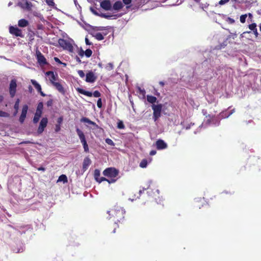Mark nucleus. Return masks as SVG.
I'll return each mask as SVG.
<instances>
[{"instance_id": "6e6552de", "label": "nucleus", "mask_w": 261, "mask_h": 261, "mask_svg": "<svg viewBox=\"0 0 261 261\" xmlns=\"http://www.w3.org/2000/svg\"><path fill=\"white\" fill-rule=\"evenodd\" d=\"M16 80L13 79L11 81L9 86V93L10 96L13 98L14 97L16 92Z\"/></svg>"}, {"instance_id": "a878e982", "label": "nucleus", "mask_w": 261, "mask_h": 261, "mask_svg": "<svg viewBox=\"0 0 261 261\" xmlns=\"http://www.w3.org/2000/svg\"><path fill=\"white\" fill-rule=\"evenodd\" d=\"M93 36L98 40H102L104 39V37L101 33H94L93 34Z\"/></svg>"}, {"instance_id": "423d86ee", "label": "nucleus", "mask_w": 261, "mask_h": 261, "mask_svg": "<svg viewBox=\"0 0 261 261\" xmlns=\"http://www.w3.org/2000/svg\"><path fill=\"white\" fill-rule=\"evenodd\" d=\"M58 43L60 46L63 47L64 49L68 50L70 51H72L73 46L68 41L64 39H59L58 40Z\"/></svg>"}, {"instance_id": "ddd939ff", "label": "nucleus", "mask_w": 261, "mask_h": 261, "mask_svg": "<svg viewBox=\"0 0 261 261\" xmlns=\"http://www.w3.org/2000/svg\"><path fill=\"white\" fill-rule=\"evenodd\" d=\"M94 177L96 181L99 183L107 180V178L105 177H100V172L99 169H96L94 171Z\"/></svg>"}, {"instance_id": "bf43d9fd", "label": "nucleus", "mask_w": 261, "mask_h": 261, "mask_svg": "<svg viewBox=\"0 0 261 261\" xmlns=\"http://www.w3.org/2000/svg\"><path fill=\"white\" fill-rule=\"evenodd\" d=\"M37 170L38 171H44L45 170V168L44 167H39L37 168Z\"/></svg>"}, {"instance_id": "4c0bfd02", "label": "nucleus", "mask_w": 261, "mask_h": 261, "mask_svg": "<svg viewBox=\"0 0 261 261\" xmlns=\"http://www.w3.org/2000/svg\"><path fill=\"white\" fill-rule=\"evenodd\" d=\"M40 117H41L39 116H37V115H35L34 117L33 118V120L34 123H37L39 121Z\"/></svg>"}, {"instance_id": "9b49d317", "label": "nucleus", "mask_w": 261, "mask_h": 261, "mask_svg": "<svg viewBox=\"0 0 261 261\" xmlns=\"http://www.w3.org/2000/svg\"><path fill=\"white\" fill-rule=\"evenodd\" d=\"M206 118H207L206 121L207 124H213L215 125H218L220 123V121L217 117L208 115L207 116H206Z\"/></svg>"}, {"instance_id": "7c9ffc66", "label": "nucleus", "mask_w": 261, "mask_h": 261, "mask_svg": "<svg viewBox=\"0 0 261 261\" xmlns=\"http://www.w3.org/2000/svg\"><path fill=\"white\" fill-rule=\"evenodd\" d=\"M93 13L97 15H99L101 17H103L105 18H110L112 16L111 15H107L106 14H103V13L99 15L96 11H93Z\"/></svg>"}, {"instance_id": "de8ad7c7", "label": "nucleus", "mask_w": 261, "mask_h": 261, "mask_svg": "<svg viewBox=\"0 0 261 261\" xmlns=\"http://www.w3.org/2000/svg\"><path fill=\"white\" fill-rule=\"evenodd\" d=\"M42 114V111L36 110L35 115H36L37 116H39L41 117Z\"/></svg>"}, {"instance_id": "6e6d98bb", "label": "nucleus", "mask_w": 261, "mask_h": 261, "mask_svg": "<svg viewBox=\"0 0 261 261\" xmlns=\"http://www.w3.org/2000/svg\"><path fill=\"white\" fill-rule=\"evenodd\" d=\"M54 60L55 61L57 62V63H58L59 64H62V62L60 61V60L57 58V57H55L54 58Z\"/></svg>"}, {"instance_id": "c9c22d12", "label": "nucleus", "mask_w": 261, "mask_h": 261, "mask_svg": "<svg viewBox=\"0 0 261 261\" xmlns=\"http://www.w3.org/2000/svg\"><path fill=\"white\" fill-rule=\"evenodd\" d=\"M105 141H106V143H107L108 144H109L110 145L114 146V145H115L114 142L111 139L107 138L106 139Z\"/></svg>"}, {"instance_id": "49530a36", "label": "nucleus", "mask_w": 261, "mask_h": 261, "mask_svg": "<svg viewBox=\"0 0 261 261\" xmlns=\"http://www.w3.org/2000/svg\"><path fill=\"white\" fill-rule=\"evenodd\" d=\"M132 1V0H122L123 3L126 5H130Z\"/></svg>"}, {"instance_id": "2f4dec72", "label": "nucleus", "mask_w": 261, "mask_h": 261, "mask_svg": "<svg viewBox=\"0 0 261 261\" xmlns=\"http://www.w3.org/2000/svg\"><path fill=\"white\" fill-rule=\"evenodd\" d=\"M92 54V51L90 49H87L85 51V55L87 58H89Z\"/></svg>"}, {"instance_id": "58836bf2", "label": "nucleus", "mask_w": 261, "mask_h": 261, "mask_svg": "<svg viewBox=\"0 0 261 261\" xmlns=\"http://www.w3.org/2000/svg\"><path fill=\"white\" fill-rule=\"evenodd\" d=\"M117 127L119 129H123L124 128V125L122 121H119L117 124Z\"/></svg>"}, {"instance_id": "c85d7f7f", "label": "nucleus", "mask_w": 261, "mask_h": 261, "mask_svg": "<svg viewBox=\"0 0 261 261\" xmlns=\"http://www.w3.org/2000/svg\"><path fill=\"white\" fill-rule=\"evenodd\" d=\"M19 102H20L19 99H17V100H16V101L15 102V104L14 106V108L15 110V112L14 113V115H15L18 112V110L19 108Z\"/></svg>"}, {"instance_id": "c756f323", "label": "nucleus", "mask_w": 261, "mask_h": 261, "mask_svg": "<svg viewBox=\"0 0 261 261\" xmlns=\"http://www.w3.org/2000/svg\"><path fill=\"white\" fill-rule=\"evenodd\" d=\"M147 165V161L146 159H143L140 163V166L141 168H145Z\"/></svg>"}, {"instance_id": "cd10ccee", "label": "nucleus", "mask_w": 261, "mask_h": 261, "mask_svg": "<svg viewBox=\"0 0 261 261\" xmlns=\"http://www.w3.org/2000/svg\"><path fill=\"white\" fill-rule=\"evenodd\" d=\"M28 110V106L27 105L23 106L21 115L23 116H27V112Z\"/></svg>"}, {"instance_id": "0e129e2a", "label": "nucleus", "mask_w": 261, "mask_h": 261, "mask_svg": "<svg viewBox=\"0 0 261 261\" xmlns=\"http://www.w3.org/2000/svg\"><path fill=\"white\" fill-rule=\"evenodd\" d=\"M139 89L141 93H142V94H145V91L144 90H141L140 88H139Z\"/></svg>"}, {"instance_id": "680f3d73", "label": "nucleus", "mask_w": 261, "mask_h": 261, "mask_svg": "<svg viewBox=\"0 0 261 261\" xmlns=\"http://www.w3.org/2000/svg\"><path fill=\"white\" fill-rule=\"evenodd\" d=\"M40 95L42 96H46V94L42 91V89L41 90V92H38Z\"/></svg>"}, {"instance_id": "864d4df0", "label": "nucleus", "mask_w": 261, "mask_h": 261, "mask_svg": "<svg viewBox=\"0 0 261 261\" xmlns=\"http://www.w3.org/2000/svg\"><path fill=\"white\" fill-rule=\"evenodd\" d=\"M63 121V118L62 117H60L59 118H58V120H57V122H58V124H60Z\"/></svg>"}, {"instance_id": "473e14b6", "label": "nucleus", "mask_w": 261, "mask_h": 261, "mask_svg": "<svg viewBox=\"0 0 261 261\" xmlns=\"http://www.w3.org/2000/svg\"><path fill=\"white\" fill-rule=\"evenodd\" d=\"M247 16V14L242 15L240 16V21L241 23H244L245 22Z\"/></svg>"}, {"instance_id": "2eb2a0df", "label": "nucleus", "mask_w": 261, "mask_h": 261, "mask_svg": "<svg viewBox=\"0 0 261 261\" xmlns=\"http://www.w3.org/2000/svg\"><path fill=\"white\" fill-rule=\"evenodd\" d=\"M156 147L158 150H162L167 147V144L164 140L161 139L158 140L155 142Z\"/></svg>"}, {"instance_id": "13d9d810", "label": "nucleus", "mask_w": 261, "mask_h": 261, "mask_svg": "<svg viewBox=\"0 0 261 261\" xmlns=\"http://www.w3.org/2000/svg\"><path fill=\"white\" fill-rule=\"evenodd\" d=\"M85 42L87 45H91V43L89 42V41L87 38H85Z\"/></svg>"}, {"instance_id": "4be33fe9", "label": "nucleus", "mask_w": 261, "mask_h": 261, "mask_svg": "<svg viewBox=\"0 0 261 261\" xmlns=\"http://www.w3.org/2000/svg\"><path fill=\"white\" fill-rule=\"evenodd\" d=\"M76 90H77V91L79 93H80L81 94H82L83 95H85L86 96H89V97H91L92 96V92L86 91V90H84L83 89L78 88L76 89Z\"/></svg>"}, {"instance_id": "8fccbe9b", "label": "nucleus", "mask_w": 261, "mask_h": 261, "mask_svg": "<svg viewBox=\"0 0 261 261\" xmlns=\"http://www.w3.org/2000/svg\"><path fill=\"white\" fill-rule=\"evenodd\" d=\"M227 21L231 24L233 23L234 22V19L230 17H228Z\"/></svg>"}, {"instance_id": "1a4fd4ad", "label": "nucleus", "mask_w": 261, "mask_h": 261, "mask_svg": "<svg viewBox=\"0 0 261 261\" xmlns=\"http://www.w3.org/2000/svg\"><path fill=\"white\" fill-rule=\"evenodd\" d=\"M48 123V119L46 117H43L41 120V121L38 127L37 132L38 134H41L46 127Z\"/></svg>"}, {"instance_id": "bb28decb", "label": "nucleus", "mask_w": 261, "mask_h": 261, "mask_svg": "<svg viewBox=\"0 0 261 261\" xmlns=\"http://www.w3.org/2000/svg\"><path fill=\"white\" fill-rule=\"evenodd\" d=\"M58 181H63L64 183H66L68 181L67 177L65 175L62 174L59 176Z\"/></svg>"}, {"instance_id": "dca6fc26", "label": "nucleus", "mask_w": 261, "mask_h": 261, "mask_svg": "<svg viewBox=\"0 0 261 261\" xmlns=\"http://www.w3.org/2000/svg\"><path fill=\"white\" fill-rule=\"evenodd\" d=\"M100 6L105 10H110L111 8V4L109 0H104L100 3Z\"/></svg>"}, {"instance_id": "79ce46f5", "label": "nucleus", "mask_w": 261, "mask_h": 261, "mask_svg": "<svg viewBox=\"0 0 261 261\" xmlns=\"http://www.w3.org/2000/svg\"><path fill=\"white\" fill-rule=\"evenodd\" d=\"M77 73L81 77L83 78L85 76V73L83 70H79L77 71Z\"/></svg>"}, {"instance_id": "6ab92c4d", "label": "nucleus", "mask_w": 261, "mask_h": 261, "mask_svg": "<svg viewBox=\"0 0 261 261\" xmlns=\"http://www.w3.org/2000/svg\"><path fill=\"white\" fill-rule=\"evenodd\" d=\"M81 121L83 122H86L89 124L92 125L95 128H98L99 127L98 125L94 122L91 121L89 118L87 117H83L81 119Z\"/></svg>"}, {"instance_id": "3c124183", "label": "nucleus", "mask_w": 261, "mask_h": 261, "mask_svg": "<svg viewBox=\"0 0 261 261\" xmlns=\"http://www.w3.org/2000/svg\"><path fill=\"white\" fill-rule=\"evenodd\" d=\"M61 129V127H60V124H56V128H55V131L56 132H59Z\"/></svg>"}, {"instance_id": "0eeeda50", "label": "nucleus", "mask_w": 261, "mask_h": 261, "mask_svg": "<svg viewBox=\"0 0 261 261\" xmlns=\"http://www.w3.org/2000/svg\"><path fill=\"white\" fill-rule=\"evenodd\" d=\"M9 32L11 34L16 37H20L21 38L24 37V35L23 34L21 30L17 27L10 26L9 27Z\"/></svg>"}, {"instance_id": "052dcab7", "label": "nucleus", "mask_w": 261, "mask_h": 261, "mask_svg": "<svg viewBox=\"0 0 261 261\" xmlns=\"http://www.w3.org/2000/svg\"><path fill=\"white\" fill-rule=\"evenodd\" d=\"M29 143H31V142H30V141H23V142H22L20 143V144H29Z\"/></svg>"}, {"instance_id": "a18cd8bd", "label": "nucleus", "mask_w": 261, "mask_h": 261, "mask_svg": "<svg viewBox=\"0 0 261 261\" xmlns=\"http://www.w3.org/2000/svg\"><path fill=\"white\" fill-rule=\"evenodd\" d=\"M7 116V113L0 110V117H6Z\"/></svg>"}, {"instance_id": "09e8293b", "label": "nucleus", "mask_w": 261, "mask_h": 261, "mask_svg": "<svg viewBox=\"0 0 261 261\" xmlns=\"http://www.w3.org/2000/svg\"><path fill=\"white\" fill-rule=\"evenodd\" d=\"M53 100L51 99H49V100H48L46 102V105H47V107L51 106L53 105Z\"/></svg>"}, {"instance_id": "9d476101", "label": "nucleus", "mask_w": 261, "mask_h": 261, "mask_svg": "<svg viewBox=\"0 0 261 261\" xmlns=\"http://www.w3.org/2000/svg\"><path fill=\"white\" fill-rule=\"evenodd\" d=\"M45 75L49 77V80L52 85H53V83L57 82V81L58 80V74H55L53 71H47L45 73Z\"/></svg>"}, {"instance_id": "e2e57ef3", "label": "nucleus", "mask_w": 261, "mask_h": 261, "mask_svg": "<svg viewBox=\"0 0 261 261\" xmlns=\"http://www.w3.org/2000/svg\"><path fill=\"white\" fill-rule=\"evenodd\" d=\"M33 89L32 87L31 86H30H30H29V92H30V93H32V92H33Z\"/></svg>"}, {"instance_id": "4468645a", "label": "nucleus", "mask_w": 261, "mask_h": 261, "mask_svg": "<svg viewBox=\"0 0 261 261\" xmlns=\"http://www.w3.org/2000/svg\"><path fill=\"white\" fill-rule=\"evenodd\" d=\"M36 56H37V59L38 61V62L40 64L42 65H46L47 64V62L44 56L41 54V53L40 51H36Z\"/></svg>"}, {"instance_id": "ea45409f", "label": "nucleus", "mask_w": 261, "mask_h": 261, "mask_svg": "<svg viewBox=\"0 0 261 261\" xmlns=\"http://www.w3.org/2000/svg\"><path fill=\"white\" fill-rule=\"evenodd\" d=\"M92 95L95 97H99L101 96V94L98 91H95L93 93H92Z\"/></svg>"}, {"instance_id": "f257e3e1", "label": "nucleus", "mask_w": 261, "mask_h": 261, "mask_svg": "<svg viewBox=\"0 0 261 261\" xmlns=\"http://www.w3.org/2000/svg\"><path fill=\"white\" fill-rule=\"evenodd\" d=\"M124 210L120 206L115 205L113 208L108 212V213L113 218L114 221L119 222L124 218Z\"/></svg>"}, {"instance_id": "e433bc0d", "label": "nucleus", "mask_w": 261, "mask_h": 261, "mask_svg": "<svg viewBox=\"0 0 261 261\" xmlns=\"http://www.w3.org/2000/svg\"><path fill=\"white\" fill-rule=\"evenodd\" d=\"M43 108V103L42 102H39L38 103L37 109L38 110H41L42 111Z\"/></svg>"}, {"instance_id": "f8f14e48", "label": "nucleus", "mask_w": 261, "mask_h": 261, "mask_svg": "<svg viewBox=\"0 0 261 261\" xmlns=\"http://www.w3.org/2000/svg\"><path fill=\"white\" fill-rule=\"evenodd\" d=\"M97 79V76L94 74L93 72L89 71L86 74V81L88 83H94Z\"/></svg>"}, {"instance_id": "69168bd1", "label": "nucleus", "mask_w": 261, "mask_h": 261, "mask_svg": "<svg viewBox=\"0 0 261 261\" xmlns=\"http://www.w3.org/2000/svg\"><path fill=\"white\" fill-rule=\"evenodd\" d=\"M159 84H160L162 87H164V85H165V83H164V82H163V81H160V82H159Z\"/></svg>"}, {"instance_id": "412c9836", "label": "nucleus", "mask_w": 261, "mask_h": 261, "mask_svg": "<svg viewBox=\"0 0 261 261\" xmlns=\"http://www.w3.org/2000/svg\"><path fill=\"white\" fill-rule=\"evenodd\" d=\"M123 6L121 2L117 1L114 4L113 8L115 10L118 11L121 9L123 8Z\"/></svg>"}, {"instance_id": "393cba45", "label": "nucleus", "mask_w": 261, "mask_h": 261, "mask_svg": "<svg viewBox=\"0 0 261 261\" xmlns=\"http://www.w3.org/2000/svg\"><path fill=\"white\" fill-rule=\"evenodd\" d=\"M31 82L34 85L38 92H41L42 88L39 84H38L35 80H31Z\"/></svg>"}, {"instance_id": "f03ea898", "label": "nucleus", "mask_w": 261, "mask_h": 261, "mask_svg": "<svg viewBox=\"0 0 261 261\" xmlns=\"http://www.w3.org/2000/svg\"><path fill=\"white\" fill-rule=\"evenodd\" d=\"M119 173V170L114 167L107 168L102 172L103 175L108 178L106 181L109 184L114 183L117 181Z\"/></svg>"}, {"instance_id": "774afa93", "label": "nucleus", "mask_w": 261, "mask_h": 261, "mask_svg": "<svg viewBox=\"0 0 261 261\" xmlns=\"http://www.w3.org/2000/svg\"><path fill=\"white\" fill-rule=\"evenodd\" d=\"M3 96L2 95H0V102H1L3 100Z\"/></svg>"}, {"instance_id": "37998d69", "label": "nucleus", "mask_w": 261, "mask_h": 261, "mask_svg": "<svg viewBox=\"0 0 261 261\" xmlns=\"http://www.w3.org/2000/svg\"><path fill=\"white\" fill-rule=\"evenodd\" d=\"M97 106L99 108H101L102 107V101L101 98H99L98 99L97 101Z\"/></svg>"}, {"instance_id": "f704fd0d", "label": "nucleus", "mask_w": 261, "mask_h": 261, "mask_svg": "<svg viewBox=\"0 0 261 261\" xmlns=\"http://www.w3.org/2000/svg\"><path fill=\"white\" fill-rule=\"evenodd\" d=\"M45 1L46 4L50 7H54L55 5L54 0H46Z\"/></svg>"}, {"instance_id": "7ed1b4c3", "label": "nucleus", "mask_w": 261, "mask_h": 261, "mask_svg": "<svg viewBox=\"0 0 261 261\" xmlns=\"http://www.w3.org/2000/svg\"><path fill=\"white\" fill-rule=\"evenodd\" d=\"M151 108L153 110V119L154 121H156L161 116L163 105L161 103L153 104L151 106Z\"/></svg>"}, {"instance_id": "4d7b16f0", "label": "nucleus", "mask_w": 261, "mask_h": 261, "mask_svg": "<svg viewBox=\"0 0 261 261\" xmlns=\"http://www.w3.org/2000/svg\"><path fill=\"white\" fill-rule=\"evenodd\" d=\"M156 153V151L155 150H152L150 151L149 154L150 155H154Z\"/></svg>"}, {"instance_id": "39448f33", "label": "nucleus", "mask_w": 261, "mask_h": 261, "mask_svg": "<svg viewBox=\"0 0 261 261\" xmlns=\"http://www.w3.org/2000/svg\"><path fill=\"white\" fill-rule=\"evenodd\" d=\"M18 6L23 10L28 11H31L33 7V4L31 2L28 0H21L18 3Z\"/></svg>"}, {"instance_id": "c03bdc74", "label": "nucleus", "mask_w": 261, "mask_h": 261, "mask_svg": "<svg viewBox=\"0 0 261 261\" xmlns=\"http://www.w3.org/2000/svg\"><path fill=\"white\" fill-rule=\"evenodd\" d=\"M229 1V0H220L219 2V4H220V5H223L226 4Z\"/></svg>"}, {"instance_id": "a211bd4d", "label": "nucleus", "mask_w": 261, "mask_h": 261, "mask_svg": "<svg viewBox=\"0 0 261 261\" xmlns=\"http://www.w3.org/2000/svg\"><path fill=\"white\" fill-rule=\"evenodd\" d=\"M56 89L61 94L64 95L65 93V90L63 86L59 82L53 83V85Z\"/></svg>"}, {"instance_id": "5fc2aeb1", "label": "nucleus", "mask_w": 261, "mask_h": 261, "mask_svg": "<svg viewBox=\"0 0 261 261\" xmlns=\"http://www.w3.org/2000/svg\"><path fill=\"white\" fill-rule=\"evenodd\" d=\"M253 34H254L256 38H257L258 36V33L257 32V29L256 30H253Z\"/></svg>"}, {"instance_id": "20e7f679", "label": "nucleus", "mask_w": 261, "mask_h": 261, "mask_svg": "<svg viewBox=\"0 0 261 261\" xmlns=\"http://www.w3.org/2000/svg\"><path fill=\"white\" fill-rule=\"evenodd\" d=\"M76 133L82 143L84 147V151L86 152H89V147L87 143L86 138L84 133L78 127L76 128Z\"/></svg>"}, {"instance_id": "f3484780", "label": "nucleus", "mask_w": 261, "mask_h": 261, "mask_svg": "<svg viewBox=\"0 0 261 261\" xmlns=\"http://www.w3.org/2000/svg\"><path fill=\"white\" fill-rule=\"evenodd\" d=\"M91 161L89 157H86L83 163V170L85 171L87 170L88 167L91 165Z\"/></svg>"}, {"instance_id": "603ef678", "label": "nucleus", "mask_w": 261, "mask_h": 261, "mask_svg": "<svg viewBox=\"0 0 261 261\" xmlns=\"http://www.w3.org/2000/svg\"><path fill=\"white\" fill-rule=\"evenodd\" d=\"M84 54H85V51L82 49H81V50L79 52V55L81 57H83Z\"/></svg>"}, {"instance_id": "b1692460", "label": "nucleus", "mask_w": 261, "mask_h": 261, "mask_svg": "<svg viewBox=\"0 0 261 261\" xmlns=\"http://www.w3.org/2000/svg\"><path fill=\"white\" fill-rule=\"evenodd\" d=\"M147 100L148 102L153 105L156 102L157 98L154 96L148 95H147Z\"/></svg>"}, {"instance_id": "338daca9", "label": "nucleus", "mask_w": 261, "mask_h": 261, "mask_svg": "<svg viewBox=\"0 0 261 261\" xmlns=\"http://www.w3.org/2000/svg\"><path fill=\"white\" fill-rule=\"evenodd\" d=\"M76 60L77 62H78L79 63H81V60L78 57H76Z\"/></svg>"}, {"instance_id": "aec40b11", "label": "nucleus", "mask_w": 261, "mask_h": 261, "mask_svg": "<svg viewBox=\"0 0 261 261\" xmlns=\"http://www.w3.org/2000/svg\"><path fill=\"white\" fill-rule=\"evenodd\" d=\"M204 205L207 206L202 200H196L194 201V206L195 208L200 209L201 207H203Z\"/></svg>"}, {"instance_id": "72a5a7b5", "label": "nucleus", "mask_w": 261, "mask_h": 261, "mask_svg": "<svg viewBox=\"0 0 261 261\" xmlns=\"http://www.w3.org/2000/svg\"><path fill=\"white\" fill-rule=\"evenodd\" d=\"M248 28L251 31L256 30V24L255 23H252L248 25Z\"/></svg>"}, {"instance_id": "5701e85b", "label": "nucleus", "mask_w": 261, "mask_h": 261, "mask_svg": "<svg viewBox=\"0 0 261 261\" xmlns=\"http://www.w3.org/2000/svg\"><path fill=\"white\" fill-rule=\"evenodd\" d=\"M29 25V21L25 19H21L18 22V25L19 27H25Z\"/></svg>"}, {"instance_id": "a19ab883", "label": "nucleus", "mask_w": 261, "mask_h": 261, "mask_svg": "<svg viewBox=\"0 0 261 261\" xmlns=\"http://www.w3.org/2000/svg\"><path fill=\"white\" fill-rule=\"evenodd\" d=\"M25 118H26V116L20 115V116L19 117V122L21 123H23L24 121Z\"/></svg>"}]
</instances>
